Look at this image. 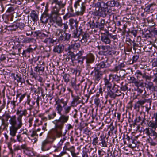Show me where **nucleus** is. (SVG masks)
I'll return each instance as SVG.
<instances>
[{
    "label": "nucleus",
    "instance_id": "obj_52",
    "mask_svg": "<svg viewBox=\"0 0 157 157\" xmlns=\"http://www.w3.org/2000/svg\"><path fill=\"white\" fill-rule=\"evenodd\" d=\"M33 39L29 37H25L24 38L22 41V43H30L33 41Z\"/></svg>",
    "mask_w": 157,
    "mask_h": 157
},
{
    "label": "nucleus",
    "instance_id": "obj_33",
    "mask_svg": "<svg viewBox=\"0 0 157 157\" xmlns=\"http://www.w3.org/2000/svg\"><path fill=\"white\" fill-rule=\"evenodd\" d=\"M56 41V40H54L52 38V35L50 37L45 38L43 41L44 43L49 44H53Z\"/></svg>",
    "mask_w": 157,
    "mask_h": 157
},
{
    "label": "nucleus",
    "instance_id": "obj_46",
    "mask_svg": "<svg viewBox=\"0 0 157 157\" xmlns=\"http://www.w3.org/2000/svg\"><path fill=\"white\" fill-rule=\"evenodd\" d=\"M105 88L102 89V87H100L98 91L97 92L96 96L97 97H98L99 96L100 94L101 95V96H103V94L104 92L105 91Z\"/></svg>",
    "mask_w": 157,
    "mask_h": 157
},
{
    "label": "nucleus",
    "instance_id": "obj_6",
    "mask_svg": "<svg viewBox=\"0 0 157 157\" xmlns=\"http://www.w3.org/2000/svg\"><path fill=\"white\" fill-rule=\"evenodd\" d=\"M85 4V2H82L81 4V6L80 11H78L76 12L75 13H68L63 17V19L64 20H66L71 17H74L75 15H82L84 13L86 7Z\"/></svg>",
    "mask_w": 157,
    "mask_h": 157
},
{
    "label": "nucleus",
    "instance_id": "obj_16",
    "mask_svg": "<svg viewBox=\"0 0 157 157\" xmlns=\"http://www.w3.org/2000/svg\"><path fill=\"white\" fill-rule=\"evenodd\" d=\"M81 95V94L79 93V95H75L72 97V100L71 103V106L73 107H76L80 103L79 99Z\"/></svg>",
    "mask_w": 157,
    "mask_h": 157
},
{
    "label": "nucleus",
    "instance_id": "obj_47",
    "mask_svg": "<svg viewBox=\"0 0 157 157\" xmlns=\"http://www.w3.org/2000/svg\"><path fill=\"white\" fill-rule=\"evenodd\" d=\"M2 120V125L0 126V130H3L5 128L8 126V124L5 121Z\"/></svg>",
    "mask_w": 157,
    "mask_h": 157
},
{
    "label": "nucleus",
    "instance_id": "obj_11",
    "mask_svg": "<svg viewBox=\"0 0 157 157\" xmlns=\"http://www.w3.org/2000/svg\"><path fill=\"white\" fill-rule=\"evenodd\" d=\"M22 113L18 116L17 118V122L19 129L22 127L23 125L22 122V116H25L27 114V110L26 109H24L22 111Z\"/></svg>",
    "mask_w": 157,
    "mask_h": 157
},
{
    "label": "nucleus",
    "instance_id": "obj_32",
    "mask_svg": "<svg viewBox=\"0 0 157 157\" xmlns=\"http://www.w3.org/2000/svg\"><path fill=\"white\" fill-rule=\"evenodd\" d=\"M44 69L45 67L43 65H38L34 67V71L37 73H43Z\"/></svg>",
    "mask_w": 157,
    "mask_h": 157
},
{
    "label": "nucleus",
    "instance_id": "obj_28",
    "mask_svg": "<svg viewBox=\"0 0 157 157\" xmlns=\"http://www.w3.org/2000/svg\"><path fill=\"white\" fill-rule=\"evenodd\" d=\"M155 5L153 3L146 5L144 9V11L149 13H151L154 10L153 6Z\"/></svg>",
    "mask_w": 157,
    "mask_h": 157
},
{
    "label": "nucleus",
    "instance_id": "obj_3",
    "mask_svg": "<svg viewBox=\"0 0 157 157\" xmlns=\"http://www.w3.org/2000/svg\"><path fill=\"white\" fill-rule=\"evenodd\" d=\"M52 11L51 13V21H56L57 22V26L61 27L63 26L62 20L59 16V12L61 7L55 3H52Z\"/></svg>",
    "mask_w": 157,
    "mask_h": 157
},
{
    "label": "nucleus",
    "instance_id": "obj_63",
    "mask_svg": "<svg viewBox=\"0 0 157 157\" xmlns=\"http://www.w3.org/2000/svg\"><path fill=\"white\" fill-rule=\"evenodd\" d=\"M51 33H50L49 32H46L44 31V34H43V35L44 36L43 37L47 38L49 37H50L51 36Z\"/></svg>",
    "mask_w": 157,
    "mask_h": 157
},
{
    "label": "nucleus",
    "instance_id": "obj_22",
    "mask_svg": "<svg viewBox=\"0 0 157 157\" xmlns=\"http://www.w3.org/2000/svg\"><path fill=\"white\" fill-rule=\"evenodd\" d=\"M86 59V63L87 66H89L90 64L93 63L94 61L95 57L92 54H90L85 56Z\"/></svg>",
    "mask_w": 157,
    "mask_h": 157
},
{
    "label": "nucleus",
    "instance_id": "obj_25",
    "mask_svg": "<svg viewBox=\"0 0 157 157\" xmlns=\"http://www.w3.org/2000/svg\"><path fill=\"white\" fill-rule=\"evenodd\" d=\"M97 24L96 28H98L100 30H103L105 25V20L104 19L98 18V21L96 22Z\"/></svg>",
    "mask_w": 157,
    "mask_h": 157
},
{
    "label": "nucleus",
    "instance_id": "obj_53",
    "mask_svg": "<svg viewBox=\"0 0 157 157\" xmlns=\"http://www.w3.org/2000/svg\"><path fill=\"white\" fill-rule=\"evenodd\" d=\"M63 30L60 29H57L55 32V35L56 36L59 37L60 35L63 33Z\"/></svg>",
    "mask_w": 157,
    "mask_h": 157
},
{
    "label": "nucleus",
    "instance_id": "obj_40",
    "mask_svg": "<svg viewBox=\"0 0 157 157\" xmlns=\"http://www.w3.org/2000/svg\"><path fill=\"white\" fill-rule=\"evenodd\" d=\"M64 34L63 36V39H62L61 41H69L71 37V34L68 33H66L64 32Z\"/></svg>",
    "mask_w": 157,
    "mask_h": 157
},
{
    "label": "nucleus",
    "instance_id": "obj_54",
    "mask_svg": "<svg viewBox=\"0 0 157 157\" xmlns=\"http://www.w3.org/2000/svg\"><path fill=\"white\" fill-rule=\"evenodd\" d=\"M135 75L138 79L140 78L141 76L143 77V75L141 72L139 70L136 71Z\"/></svg>",
    "mask_w": 157,
    "mask_h": 157
},
{
    "label": "nucleus",
    "instance_id": "obj_15",
    "mask_svg": "<svg viewBox=\"0 0 157 157\" xmlns=\"http://www.w3.org/2000/svg\"><path fill=\"white\" fill-rule=\"evenodd\" d=\"M36 48V47L34 45H30L26 48L25 50H24L22 53V55L26 56L31 53L33 52V51L35 50Z\"/></svg>",
    "mask_w": 157,
    "mask_h": 157
},
{
    "label": "nucleus",
    "instance_id": "obj_44",
    "mask_svg": "<svg viewBox=\"0 0 157 157\" xmlns=\"http://www.w3.org/2000/svg\"><path fill=\"white\" fill-rule=\"evenodd\" d=\"M89 151V150L87 149L86 147H83L82 153V157H89L87 152Z\"/></svg>",
    "mask_w": 157,
    "mask_h": 157
},
{
    "label": "nucleus",
    "instance_id": "obj_35",
    "mask_svg": "<svg viewBox=\"0 0 157 157\" xmlns=\"http://www.w3.org/2000/svg\"><path fill=\"white\" fill-rule=\"evenodd\" d=\"M113 89H114V90H115V98L121 95V92L118 89V85L115 84H114L113 86Z\"/></svg>",
    "mask_w": 157,
    "mask_h": 157
},
{
    "label": "nucleus",
    "instance_id": "obj_45",
    "mask_svg": "<svg viewBox=\"0 0 157 157\" xmlns=\"http://www.w3.org/2000/svg\"><path fill=\"white\" fill-rule=\"evenodd\" d=\"M63 76L64 82L67 84L70 81V75L66 74H65Z\"/></svg>",
    "mask_w": 157,
    "mask_h": 157
},
{
    "label": "nucleus",
    "instance_id": "obj_36",
    "mask_svg": "<svg viewBox=\"0 0 157 157\" xmlns=\"http://www.w3.org/2000/svg\"><path fill=\"white\" fill-rule=\"evenodd\" d=\"M97 5L99 6V9L108 10L107 4L103 2H98Z\"/></svg>",
    "mask_w": 157,
    "mask_h": 157
},
{
    "label": "nucleus",
    "instance_id": "obj_42",
    "mask_svg": "<svg viewBox=\"0 0 157 157\" xmlns=\"http://www.w3.org/2000/svg\"><path fill=\"white\" fill-rule=\"evenodd\" d=\"M69 25H70L71 29H74L76 25V21L73 19H70L69 20Z\"/></svg>",
    "mask_w": 157,
    "mask_h": 157
},
{
    "label": "nucleus",
    "instance_id": "obj_17",
    "mask_svg": "<svg viewBox=\"0 0 157 157\" xmlns=\"http://www.w3.org/2000/svg\"><path fill=\"white\" fill-rule=\"evenodd\" d=\"M111 80V76L110 75L108 77L105 76L104 78V85L105 87L107 88V90H111L112 89L113 86L110 82Z\"/></svg>",
    "mask_w": 157,
    "mask_h": 157
},
{
    "label": "nucleus",
    "instance_id": "obj_12",
    "mask_svg": "<svg viewBox=\"0 0 157 157\" xmlns=\"http://www.w3.org/2000/svg\"><path fill=\"white\" fill-rule=\"evenodd\" d=\"M65 51L67 52L66 59H68V60L71 59V62L73 63H74L76 59V55L73 52L71 51V50H67V48H66L65 49Z\"/></svg>",
    "mask_w": 157,
    "mask_h": 157
},
{
    "label": "nucleus",
    "instance_id": "obj_64",
    "mask_svg": "<svg viewBox=\"0 0 157 157\" xmlns=\"http://www.w3.org/2000/svg\"><path fill=\"white\" fill-rule=\"evenodd\" d=\"M26 34L28 36L31 35L32 34V32L31 31V28L30 27H26Z\"/></svg>",
    "mask_w": 157,
    "mask_h": 157
},
{
    "label": "nucleus",
    "instance_id": "obj_39",
    "mask_svg": "<svg viewBox=\"0 0 157 157\" xmlns=\"http://www.w3.org/2000/svg\"><path fill=\"white\" fill-rule=\"evenodd\" d=\"M108 3L111 7H118L120 5L119 2L113 0L109 1Z\"/></svg>",
    "mask_w": 157,
    "mask_h": 157
},
{
    "label": "nucleus",
    "instance_id": "obj_21",
    "mask_svg": "<svg viewBox=\"0 0 157 157\" xmlns=\"http://www.w3.org/2000/svg\"><path fill=\"white\" fill-rule=\"evenodd\" d=\"M100 142L99 143V145L101 147H107V141H106V136L103 134H101L99 137Z\"/></svg>",
    "mask_w": 157,
    "mask_h": 157
},
{
    "label": "nucleus",
    "instance_id": "obj_8",
    "mask_svg": "<svg viewBox=\"0 0 157 157\" xmlns=\"http://www.w3.org/2000/svg\"><path fill=\"white\" fill-rule=\"evenodd\" d=\"M155 130V129L148 127L144 129V132L149 136V138H152L154 140H155L157 138V133Z\"/></svg>",
    "mask_w": 157,
    "mask_h": 157
},
{
    "label": "nucleus",
    "instance_id": "obj_2",
    "mask_svg": "<svg viewBox=\"0 0 157 157\" xmlns=\"http://www.w3.org/2000/svg\"><path fill=\"white\" fill-rule=\"evenodd\" d=\"M9 123L11 125L10 127V134L12 136H14L15 133L19 129L17 120V117L15 115L11 116L9 113H6L1 117L0 119L7 121L8 119Z\"/></svg>",
    "mask_w": 157,
    "mask_h": 157
},
{
    "label": "nucleus",
    "instance_id": "obj_61",
    "mask_svg": "<svg viewBox=\"0 0 157 157\" xmlns=\"http://www.w3.org/2000/svg\"><path fill=\"white\" fill-rule=\"evenodd\" d=\"M139 58V55L137 54H135L133 56L132 58V63H134L136 62Z\"/></svg>",
    "mask_w": 157,
    "mask_h": 157
},
{
    "label": "nucleus",
    "instance_id": "obj_58",
    "mask_svg": "<svg viewBox=\"0 0 157 157\" xmlns=\"http://www.w3.org/2000/svg\"><path fill=\"white\" fill-rule=\"evenodd\" d=\"M136 88L134 90L137 92V95L139 96L140 94H141L143 91V90L142 89L139 88V87H136Z\"/></svg>",
    "mask_w": 157,
    "mask_h": 157
},
{
    "label": "nucleus",
    "instance_id": "obj_50",
    "mask_svg": "<svg viewBox=\"0 0 157 157\" xmlns=\"http://www.w3.org/2000/svg\"><path fill=\"white\" fill-rule=\"evenodd\" d=\"M16 78L15 79L18 82H21V84L22 83H24L25 81L24 79L22 78L21 76H19L18 75H16Z\"/></svg>",
    "mask_w": 157,
    "mask_h": 157
},
{
    "label": "nucleus",
    "instance_id": "obj_23",
    "mask_svg": "<svg viewBox=\"0 0 157 157\" xmlns=\"http://www.w3.org/2000/svg\"><path fill=\"white\" fill-rule=\"evenodd\" d=\"M105 97L106 99H107L109 97L113 99L115 98V90L113 89V87L112 89L107 90Z\"/></svg>",
    "mask_w": 157,
    "mask_h": 157
},
{
    "label": "nucleus",
    "instance_id": "obj_10",
    "mask_svg": "<svg viewBox=\"0 0 157 157\" xmlns=\"http://www.w3.org/2000/svg\"><path fill=\"white\" fill-rule=\"evenodd\" d=\"M108 12V10L98 9V10L93 12L92 14L94 16H99L105 17L106 16Z\"/></svg>",
    "mask_w": 157,
    "mask_h": 157
},
{
    "label": "nucleus",
    "instance_id": "obj_5",
    "mask_svg": "<svg viewBox=\"0 0 157 157\" xmlns=\"http://www.w3.org/2000/svg\"><path fill=\"white\" fill-rule=\"evenodd\" d=\"M51 13L49 14L48 13V10L47 9H46L44 11L42 14L40 20L43 24H46L48 21L49 20V24L50 25H53L55 26V24H56L57 25V21H51L50 19H51Z\"/></svg>",
    "mask_w": 157,
    "mask_h": 157
},
{
    "label": "nucleus",
    "instance_id": "obj_1",
    "mask_svg": "<svg viewBox=\"0 0 157 157\" xmlns=\"http://www.w3.org/2000/svg\"><path fill=\"white\" fill-rule=\"evenodd\" d=\"M55 104L54 105L56 106V110L57 113L60 115V117L58 119L55 121L54 123L55 126L54 128L52 131V133L57 137H59L62 136H65L67 130H66L65 133L62 134L64 124L66 123L69 119V116L68 114H62L63 107L67 105V101L64 99H60L58 97L55 99Z\"/></svg>",
    "mask_w": 157,
    "mask_h": 157
},
{
    "label": "nucleus",
    "instance_id": "obj_31",
    "mask_svg": "<svg viewBox=\"0 0 157 157\" xmlns=\"http://www.w3.org/2000/svg\"><path fill=\"white\" fill-rule=\"evenodd\" d=\"M80 44L79 43L75 42L69 45L67 48V50H71L72 49H76L79 48Z\"/></svg>",
    "mask_w": 157,
    "mask_h": 157
},
{
    "label": "nucleus",
    "instance_id": "obj_57",
    "mask_svg": "<svg viewBox=\"0 0 157 157\" xmlns=\"http://www.w3.org/2000/svg\"><path fill=\"white\" fill-rule=\"evenodd\" d=\"M123 82H122L121 84V86L120 88L122 91H125L128 90V87L127 86L128 84H126L124 85H123Z\"/></svg>",
    "mask_w": 157,
    "mask_h": 157
},
{
    "label": "nucleus",
    "instance_id": "obj_24",
    "mask_svg": "<svg viewBox=\"0 0 157 157\" xmlns=\"http://www.w3.org/2000/svg\"><path fill=\"white\" fill-rule=\"evenodd\" d=\"M64 49V46L63 44H60L54 46L53 49V51L58 54L62 53Z\"/></svg>",
    "mask_w": 157,
    "mask_h": 157
},
{
    "label": "nucleus",
    "instance_id": "obj_29",
    "mask_svg": "<svg viewBox=\"0 0 157 157\" xmlns=\"http://www.w3.org/2000/svg\"><path fill=\"white\" fill-rule=\"evenodd\" d=\"M30 16L34 22H36L38 20V13L35 10L31 11L30 13Z\"/></svg>",
    "mask_w": 157,
    "mask_h": 157
},
{
    "label": "nucleus",
    "instance_id": "obj_60",
    "mask_svg": "<svg viewBox=\"0 0 157 157\" xmlns=\"http://www.w3.org/2000/svg\"><path fill=\"white\" fill-rule=\"evenodd\" d=\"M151 102H148L147 104H146L145 105V107L146 109V111L148 113L149 110L151 109Z\"/></svg>",
    "mask_w": 157,
    "mask_h": 157
},
{
    "label": "nucleus",
    "instance_id": "obj_13",
    "mask_svg": "<svg viewBox=\"0 0 157 157\" xmlns=\"http://www.w3.org/2000/svg\"><path fill=\"white\" fill-rule=\"evenodd\" d=\"M23 152L24 154L29 157H32L34 155L33 149L32 147H28L26 144L25 145Z\"/></svg>",
    "mask_w": 157,
    "mask_h": 157
},
{
    "label": "nucleus",
    "instance_id": "obj_9",
    "mask_svg": "<svg viewBox=\"0 0 157 157\" xmlns=\"http://www.w3.org/2000/svg\"><path fill=\"white\" fill-rule=\"evenodd\" d=\"M94 74L93 79L95 84H97L102 78L103 72L101 71H97L94 69Z\"/></svg>",
    "mask_w": 157,
    "mask_h": 157
},
{
    "label": "nucleus",
    "instance_id": "obj_59",
    "mask_svg": "<svg viewBox=\"0 0 157 157\" xmlns=\"http://www.w3.org/2000/svg\"><path fill=\"white\" fill-rule=\"evenodd\" d=\"M26 144H22L21 146L18 145L15 148V149L17 150H21L23 149L24 150L25 145Z\"/></svg>",
    "mask_w": 157,
    "mask_h": 157
},
{
    "label": "nucleus",
    "instance_id": "obj_43",
    "mask_svg": "<svg viewBox=\"0 0 157 157\" xmlns=\"http://www.w3.org/2000/svg\"><path fill=\"white\" fill-rule=\"evenodd\" d=\"M106 33L108 37L110 39H111L112 40H114L117 39V36L116 35H113L111 33H109V31H107Z\"/></svg>",
    "mask_w": 157,
    "mask_h": 157
},
{
    "label": "nucleus",
    "instance_id": "obj_20",
    "mask_svg": "<svg viewBox=\"0 0 157 157\" xmlns=\"http://www.w3.org/2000/svg\"><path fill=\"white\" fill-rule=\"evenodd\" d=\"M82 34H81V36H82V37L80 41L82 43H84L85 45H86L88 44L89 42H90V41H89L88 42L89 39V36L88 33H85L83 30H82Z\"/></svg>",
    "mask_w": 157,
    "mask_h": 157
},
{
    "label": "nucleus",
    "instance_id": "obj_19",
    "mask_svg": "<svg viewBox=\"0 0 157 157\" xmlns=\"http://www.w3.org/2000/svg\"><path fill=\"white\" fill-rule=\"evenodd\" d=\"M66 140L65 137L61 139L60 141L56 145H54L53 146L54 148V152H58L60 151L62 148V146L63 143Z\"/></svg>",
    "mask_w": 157,
    "mask_h": 157
},
{
    "label": "nucleus",
    "instance_id": "obj_49",
    "mask_svg": "<svg viewBox=\"0 0 157 157\" xmlns=\"http://www.w3.org/2000/svg\"><path fill=\"white\" fill-rule=\"evenodd\" d=\"M71 106H66V105L64 107V113L63 114H68L69 113L70 111L71 110Z\"/></svg>",
    "mask_w": 157,
    "mask_h": 157
},
{
    "label": "nucleus",
    "instance_id": "obj_55",
    "mask_svg": "<svg viewBox=\"0 0 157 157\" xmlns=\"http://www.w3.org/2000/svg\"><path fill=\"white\" fill-rule=\"evenodd\" d=\"M153 139L152 138H149L148 139V143L151 146H155L157 144L153 140Z\"/></svg>",
    "mask_w": 157,
    "mask_h": 157
},
{
    "label": "nucleus",
    "instance_id": "obj_18",
    "mask_svg": "<svg viewBox=\"0 0 157 157\" xmlns=\"http://www.w3.org/2000/svg\"><path fill=\"white\" fill-rule=\"evenodd\" d=\"M79 33H78V31L77 29L76 28L75 29L73 30L72 33V37L74 38H78V40H79V38H80L81 34H82V27H79Z\"/></svg>",
    "mask_w": 157,
    "mask_h": 157
},
{
    "label": "nucleus",
    "instance_id": "obj_7",
    "mask_svg": "<svg viewBox=\"0 0 157 157\" xmlns=\"http://www.w3.org/2000/svg\"><path fill=\"white\" fill-rule=\"evenodd\" d=\"M56 136L52 138H48L47 139L43 141L41 146V149L43 151L48 150L51 148L50 144L52 143L55 140Z\"/></svg>",
    "mask_w": 157,
    "mask_h": 157
},
{
    "label": "nucleus",
    "instance_id": "obj_48",
    "mask_svg": "<svg viewBox=\"0 0 157 157\" xmlns=\"http://www.w3.org/2000/svg\"><path fill=\"white\" fill-rule=\"evenodd\" d=\"M56 116V111L53 110L51 114L48 115V119L51 120L53 119Z\"/></svg>",
    "mask_w": 157,
    "mask_h": 157
},
{
    "label": "nucleus",
    "instance_id": "obj_38",
    "mask_svg": "<svg viewBox=\"0 0 157 157\" xmlns=\"http://www.w3.org/2000/svg\"><path fill=\"white\" fill-rule=\"evenodd\" d=\"M75 63H79L81 65L83 63V61L85 59V56L83 57H76Z\"/></svg>",
    "mask_w": 157,
    "mask_h": 157
},
{
    "label": "nucleus",
    "instance_id": "obj_56",
    "mask_svg": "<svg viewBox=\"0 0 157 157\" xmlns=\"http://www.w3.org/2000/svg\"><path fill=\"white\" fill-rule=\"evenodd\" d=\"M21 135H20V134H19L17 135V141L19 143H22L23 141L25 140L23 139Z\"/></svg>",
    "mask_w": 157,
    "mask_h": 157
},
{
    "label": "nucleus",
    "instance_id": "obj_14",
    "mask_svg": "<svg viewBox=\"0 0 157 157\" xmlns=\"http://www.w3.org/2000/svg\"><path fill=\"white\" fill-rule=\"evenodd\" d=\"M128 79L130 83H134L136 87H142L143 86V82H140V80H138L133 76H129Z\"/></svg>",
    "mask_w": 157,
    "mask_h": 157
},
{
    "label": "nucleus",
    "instance_id": "obj_51",
    "mask_svg": "<svg viewBox=\"0 0 157 157\" xmlns=\"http://www.w3.org/2000/svg\"><path fill=\"white\" fill-rule=\"evenodd\" d=\"M149 121L147 119H146L144 118H142V119L141 122V125L143 126L147 125L149 124Z\"/></svg>",
    "mask_w": 157,
    "mask_h": 157
},
{
    "label": "nucleus",
    "instance_id": "obj_37",
    "mask_svg": "<svg viewBox=\"0 0 157 157\" xmlns=\"http://www.w3.org/2000/svg\"><path fill=\"white\" fill-rule=\"evenodd\" d=\"M98 154L99 155L98 157H109V153H106L102 150H98Z\"/></svg>",
    "mask_w": 157,
    "mask_h": 157
},
{
    "label": "nucleus",
    "instance_id": "obj_27",
    "mask_svg": "<svg viewBox=\"0 0 157 157\" xmlns=\"http://www.w3.org/2000/svg\"><path fill=\"white\" fill-rule=\"evenodd\" d=\"M52 3H55L62 8H64L66 4V0H51Z\"/></svg>",
    "mask_w": 157,
    "mask_h": 157
},
{
    "label": "nucleus",
    "instance_id": "obj_34",
    "mask_svg": "<svg viewBox=\"0 0 157 157\" xmlns=\"http://www.w3.org/2000/svg\"><path fill=\"white\" fill-rule=\"evenodd\" d=\"M14 27V28L13 29H16L19 28L21 30L23 29L25 26V24L22 22H17L15 25H13Z\"/></svg>",
    "mask_w": 157,
    "mask_h": 157
},
{
    "label": "nucleus",
    "instance_id": "obj_62",
    "mask_svg": "<svg viewBox=\"0 0 157 157\" xmlns=\"http://www.w3.org/2000/svg\"><path fill=\"white\" fill-rule=\"evenodd\" d=\"M20 72L22 73V74L24 76L26 75L27 71L25 68L23 67H21L20 69Z\"/></svg>",
    "mask_w": 157,
    "mask_h": 157
},
{
    "label": "nucleus",
    "instance_id": "obj_30",
    "mask_svg": "<svg viewBox=\"0 0 157 157\" xmlns=\"http://www.w3.org/2000/svg\"><path fill=\"white\" fill-rule=\"evenodd\" d=\"M124 67V64L123 63H121L117 65L116 64L114 68L112 69V71L114 72L117 73L119 70H121Z\"/></svg>",
    "mask_w": 157,
    "mask_h": 157
},
{
    "label": "nucleus",
    "instance_id": "obj_41",
    "mask_svg": "<svg viewBox=\"0 0 157 157\" xmlns=\"http://www.w3.org/2000/svg\"><path fill=\"white\" fill-rule=\"evenodd\" d=\"M148 126L149 127L151 128H152L156 129V128H157V121L155 120V122L150 121L149 122Z\"/></svg>",
    "mask_w": 157,
    "mask_h": 157
},
{
    "label": "nucleus",
    "instance_id": "obj_26",
    "mask_svg": "<svg viewBox=\"0 0 157 157\" xmlns=\"http://www.w3.org/2000/svg\"><path fill=\"white\" fill-rule=\"evenodd\" d=\"M101 41L105 44H109L111 42V40L108 37L106 33L101 36Z\"/></svg>",
    "mask_w": 157,
    "mask_h": 157
},
{
    "label": "nucleus",
    "instance_id": "obj_4",
    "mask_svg": "<svg viewBox=\"0 0 157 157\" xmlns=\"http://www.w3.org/2000/svg\"><path fill=\"white\" fill-rule=\"evenodd\" d=\"M115 61H116V60L114 58H106V59L104 61L97 63L94 69L100 71V70L109 67L111 66V64Z\"/></svg>",
    "mask_w": 157,
    "mask_h": 157
}]
</instances>
